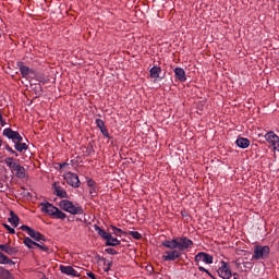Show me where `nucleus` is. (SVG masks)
Segmentation results:
<instances>
[{"mask_svg": "<svg viewBox=\"0 0 279 279\" xmlns=\"http://www.w3.org/2000/svg\"><path fill=\"white\" fill-rule=\"evenodd\" d=\"M0 125L1 128L5 126V120H3V118L0 119Z\"/></svg>", "mask_w": 279, "mask_h": 279, "instance_id": "58836bf2", "label": "nucleus"}, {"mask_svg": "<svg viewBox=\"0 0 279 279\" xmlns=\"http://www.w3.org/2000/svg\"><path fill=\"white\" fill-rule=\"evenodd\" d=\"M98 191L99 190L97 189V186L90 187L89 193H90L92 197H95L97 195Z\"/></svg>", "mask_w": 279, "mask_h": 279, "instance_id": "e433bc0d", "label": "nucleus"}, {"mask_svg": "<svg viewBox=\"0 0 279 279\" xmlns=\"http://www.w3.org/2000/svg\"><path fill=\"white\" fill-rule=\"evenodd\" d=\"M17 68L20 69L22 77H27V75H33L34 73V70L29 69V66L25 65L22 61L17 62Z\"/></svg>", "mask_w": 279, "mask_h": 279, "instance_id": "2eb2a0df", "label": "nucleus"}, {"mask_svg": "<svg viewBox=\"0 0 279 279\" xmlns=\"http://www.w3.org/2000/svg\"><path fill=\"white\" fill-rule=\"evenodd\" d=\"M3 136L13 141L16 153L19 151V154H23V151H27V149H29V146L26 143H23V136H21L19 131L7 128L3 130Z\"/></svg>", "mask_w": 279, "mask_h": 279, "instance_id": "f257e3e1", "label": "nucleus"}, {"mask_svg": "<svg viewBox=\"0 0 279 279\" xmlns=\"http://www.w3.org/2000/svg\"><path fill=\"white\" fill-rule=\"evenodd\" d=\"M107 247H117V245H121V241L117 238H113L112 234H110V239L106 240Z\"/></svg>", "mask_w": 279, "mask_h": 279, "instance_id": "4be33fe9", "label": "nucleus"}, {"mask_svg": "<svg viewBox=\"0 0 279 279\" xmlns=\"http://www.w3.org/2000/svg\"><path fill=\"white\" fill-rule=\"evenodd\" d=\"M106 254H110L111 256H114L117 254H119V252H117L114 248H106L105 250Z\"/></svg>", "mask_w": 279, "mask_h": 279, "instance_id": "f704fd0d", "label": "nucleus"}, {"mask_svg": "<svg viewBox=\"0 0 279 279\" xmlns=\"http://www.w3.org/2000/svg\"><path fill=\"white\" fill-rule=\"evenodd\" d=\"M111 267H112V262H109V263H108V267L105 268V271H108Z\"/></svg>", "mask_w": 279, "mask_h": 279, "instance_id": "a19ab883", "label": "nucleus"}, {"mask_svg": "<svg viewBox=\"0 0 279 279\" xmlns=\"http://www.w3.org/2000/svg\"><path fill=\"white\" fill-rule=\"evenodd\" d=\"M174 75L179 82H186V72L182 68L174 69Z\"/></svg>", "mask_w": 279, "mask_h": 279, "instance_id": "6ab92c4d", "label": "nucleus"}, {"mask_svg": "<svg viewBox=\"0 0 279 279\" xmlns=\"http://www.w3.org/2000/svg\"><path fill=\"white\" fill-rule=\"evenodd\" d=\"M0 279H14V275L10 270L0 267Z\"/></svg>", "mask_w": 279, "mask_h": 279, "instance_id": "a878e982", "label": "nucleus"}, {"mask_svg": "<svg viewBox=\"0 0 279 279\" xmlns=\"http://www.w3.org/2000/svg\"><path fill=\"white\" fill-rule=\"evenodd\" d=\"M271 252V248H269L268 245H255L254 247V254L252 256V260H267L269 258V253Z\"/></svg>", "mask_w": 279, "mask_h": 279, "instance_id": "423d86ee", "label": "nucleus"}, {"mask_svg": "<svg viewBox=\"0 0 279 279\" xmlns=\"http://www.w3.org/2000/svg\"><path fill=\"white\" fill-rule=\"evenodd\" d=\"M214 257L213 255L206 253V252H201L195 255L194 262L196 264V267H198V271H204L205 274H208L210 278H213V274L208 271V269L204 268L203 266H199V263H206V265H213Z\"/></svg>", "mask_w": 279, "mask_h": 279, "instance_id": "20e7f679", "label": "nucleus"}, {"mask_svg": "<svg viewBox=\"0 0 279 279\" xmlns=\"http://www.w3.org/2000/svg\"><path fill=\"white\" fill-rule=\"evenodd\" d=\"M36 247L41 250V252H46L47 254H51L53 250H51V246L48 244H45L43 241L36 243Z\"/></svg>", "mask_w": 279, "mask_h": 279, "instance_id": "393cba45", "label": "nucleus"}, {"mask_svg": "<svg viewBox=\"0 0 279 279\" xmlns=\"http://www.w3.org/2000/svg\"><path fill=\"white\" fill-rule=\"evenodd\" d=\"M129 235L133 236L135 241H141V239H143V235L138 233V231H130Z\"/></svg>", "mask_w": 279, "mask_h": 279, "instance_id": "c756f323", "label": "nucleus"}, {"mask_svg": "<svg viewBox=\"0 0 279 279\" xmlns=\"http://www.w3.org/2000/svg\"><path fill=\"white\" fill-rule=\"evenodd\" d=\"M20 234H22V235H23V232H17V236H20Z\"/></svg>", "mask_w": 279, "mask_h": 279, "instance_id": "c03bdc74", "label": "nucleus"}, {"mask_svg": "<svg viewBox=\"0 0 279 279\" xmlns=\"http://www.w3.org/2000/svg\"><path fill=\"white\" fill-rule=\"evenodd\" d=\"M1 145H4V149L9 151V154H12V156H15V158H19V153H16V150L10 147V144H8V142H3V140L0 138V147Z\"/></svg>", "mask_w": 279, "mask_h": 279, "instance_id": "b1692460", "label": "nucleus"}, {"mask_svg": "<svg viewBox=\"0 0 279 279\" xmlns=\"http://www.w3.org/2000/svg\"><path fill=\"white\" fill-rule=\"evenodd\" d=\"M87 186H89V189H93V187L97 186V182H95V180H93V179H88Z\"/></svg>", "mask_w": 279, "mask_h": 279, "instance_id": "c9c22d12", "label": "nucleus"}, {"mask_svg": "<svg viewBox=\"0 0 279 279\" xmlns=\"http://www.w3.org/2000/svg\"><path fill=\"white\" fill-rule=\"evenodd\" d=\"M36 243L34 240H32L31 238H25L24 239V245H26V247H28V250H34L36 247Z\"/></svg>", "mask_w": 279, "mask_h": 279, "instance_id": "cd10ccee", "label": "nucleus"}, {"mask_svg": "<svg viewBox=\"0 0 279 279\" xmlns=\"http://www.w3.org/2000/svg\"><path fill=\"white\" fill-rule=\"evenodd\" d=\"M10 259L9 256L0 252V265H7L8 260Z\"/></svg>", "mask_w": 279, "mask_h": 279, "instance_id": "2f4dec72", "label": "nucleus"}, {"mask_svg": "<svg viewBox=\"0 0 279 279\" xmlns=\"http://www.w3.org/2000/svg\"><path fill=\"white\" fill-rule=\"evenodd\" d=\"M8 221L14 228H19V222L21 221V218H19V215H16L13 210H11L10 218H8Z\"/></svg>", "mask_w": 279, "mask_h": 279, "instance_id": "aec40b11", "label": "nucleus"}, {"mask_svg": "<svg viewBox=\"0 0 279 279\" xmlns=\"http://www.w3.org/2000/svg\"><path fill=\"white\" fill-rule=\"evenodd\" d=\"M68 221H73V219H72V218H69Z\"/></svg>", "mask_w": 279, "mask_h": 279, "instance_id": "49530a36", "label": "nucleus"}, {"mask_svg": "<svg viewBox=\"0 0 279 279\" xmlns=\"http://www.w3.org/2000/svg\"><path fill=\"white\" fill-rule=\"evenodd\" d=\"M94 151H95V146H94L93 142H89L87 145V148H86L87 156H90V154H94Z\"/></svg>", "mask_w": 279, "mask_h": 279, "instance_id": "7c9ffc66", "label": "nucleus"}, {"mask_svg": "<svg viewBox=\"0 0 279 279\" xmlns=\"http://www.w3.org/2000/svg\"><path fill=\"white\" fill-rule=\"evenodd\" d=\"M7 265H16V263H14V260L9 258L8 262H7Z\"/></svg>", "mask_w": 279, "mask_h": 279, "instance_id": "ea45409f", "label": "nucleus"}, {"mask_svg": "<svg viewBox=\"0 0 279 279\" xmlns=\"http://www.w3.org/2000/svg\"><path fill=\"white\" fill-rule=\"evenodd\" d=\"M218 276L223 279L232 278V270L228 267V263L221 262V267L217 270Z\"/></svg>", "mask_w": 279, "mask_h": 279, "instance_id": "9d476101", "label": "nucleus"}, {"mask_svg": "<svg viewBox=\"0 0 279 279\" xmlns=\"http://www.w3.org/2000/svg\"><path fill=\"white\" fill-rule=\"evenodd\" d=\"M193 245V240L186 238V236H181L177 238V250L179 252H184V250H189Z\"/></svg>", "mask_w": 279, "mask_h": 279, "instance_id": "6e6552de", "label": "nucleus"}, {"mask_svg": "<svg viewBox=\"0 0 279 279\" xmlns=\"http://www.w3.org/2000/svg\"><path fill=\"white\" fill-rule=\"evenodd\" d=\"M39 206H41V213H45L46 215H49V217H52V219H64L66 217V214H64L60 208L53 206V204L46 202L40 203Z\"/></svg>", "mask_w": 279, "mask_h": 279, "instance_id": "7ed1b4c3", "label": "nucleus"}, {"mask_svg": "<svg viewBox=\"0 0 279 279\" xmlns=\"http://www.w3.org/2000/svg\"><path fill=\"white\" fill-rule=\"evenodd\" d=\"M96 125L100 130L102 136H106V138H112L110 137V134L108 133V129H106V122L101 119H96Z\"/></svg>", "mask_w": 279, "mask_h": 279, "instance_id": "f3484780", "label": "nucleus"}, {"mask_svg": "<svg viewBox=\"0 0 279 279\" xmlns=\"http://www.w3.org/2000/svg\"><path fill=\"white\" fill-rule=\"evenodd\" d=\"M59 206L65 213H70V215H84V208L78 204L74 205L73 202L69 199L61 201Z\"/></svg>", "mask_w": 279, "mask_h": 279, "instance_id": "39448f33", "label": "nucleus"}, {"mask_svg": "<svg viewBox=\"0 0 279 279\" xmlns=\"http://www.w3.org/2000/svg\"><path fill=\"white\" fill-rule=\"evenodd\" d=\"M111 229L113 230V234L116 235V236H121V234H128V232H125V231H123V230H121L120 228H117V227H114V226H111Z\"/></svg>", "mask_w": 279, "mask_h": 279, "instance_id": "c85d7f7f", "label": "nucleus"}, {"mask_svg": "<svg viewBox=\"0 0 279 279\" xmlns=\"http://www.w3.org/2000/svg\"><path fill=\"white\" fill-rule=\"evenodd\" d=\"M0 250L9 256H16V254H19V247H12L9 243L0 244Z\"/></svg>", "mask_w": 279, "mask_h": 279, "instance_id": "4468645a", "label": "nucleus"}, {"mask_svg": "<svg viewBox=\"0 0 279 279\" xmlns=\"http://www.w3.org/2000/svg\"><path fill=\"white\" fill-rule=\"evenodd\" d=\"M0 119H3V116L1 114V112H0Z\"/></svg>", "mask_w": 279, "mask_h": 279, "instance_id": "a18cd8bd", "label": "nucleus"}, {"mask_svg": "<svg viewBox=\"0 0 279 279\" xmlns=\"http://www.w3.org/2000/svg\"><path fill=\"white\" fill-rule=\"evenodd\" d=\"M149 73L153 80H158V77H160V73H162V69L155 65L149 70Z\"/></svg>", "mask_w": 279, "mask_h": 279, "instance_id": "5701e85b", "label": "nucleus"}, {"mask_svg": "<svg viewBox=\"0 0 279 279\" xmlns=\"http://www.w3.org/2000/svg\"><path fill=\"white\" fill-rule=\"evenodd\" d=\"M3 228L8 230L9 234H16V230H14V228L10 227L8 223H3Z\"/></svg>", "mask_w": 279, "mask_h": 279, "instance_id": "72a5a7b5", "label": "nucleus"}, {"mask_svg": "<svg viewBox=\"0 0 279 279\" xmlns=\"http://www.w3.org/2000/svg\"><path fill=\"white\" fill-rule=\"evenodd\" d=\"M244 267H252V262H245Z\"/></svg>", "mask_w": 279, "mask_h": 279, "instance_id": "79ce46f5", "label": "nucleus"}, {"mask_svg": "<svg viewBox=\"0 0 279 279\" xmlns=\"http://www.w3.org/2000/svg\"><path fill=\"white\" fill-rule=\"evenodd\" d=\"M52 186L57 197H60V199H69V193H66V190L62 189V186L58 185L56 182L52 184Z\"/></svg>", "mask_w": 279, "mask_h": 279, "instance_id": "ddd939ff", "label": "nucleus"}, {"mask_svg": "<svg viewBox=\"0 0 279 279\" xmlns=\"http://www.w3.org/2000/svg\"><path fill=\"white\" fill-rule=\"evenodd\" d=\"M162 247H167L168 250H178V238L172 240H166L161 242Z\"/></svg>", "mask_w": 279, "mask_h": 279, "instance_id": "a211bd4d", "label": "nucleus"}, {"mask_svg": "<svg viewBox=\"0 0 279 279\" xmlns=\"http://www.w3.org/2000/svg\"><path fill=\"white\" fill-rule=\"evenodd\" d=\"M87 276H88V278L97 279V276H95V274H93V272H87Z\"/></svg>", "mask_w": 279, "mask_h": 279, "instance_id": "4c0bfd02", "label": "nucleus"}, {"mask_svg": "<svg viewBox=\"0 0 279 279\" xmlns=\"http://www.w3.org/2000/svg\"><path fill=\"white\" fill-rule=\"evenodd\" d=\"M19 162L20 160L15 159L14 157H7L4 159V163L7 165V167L11 169L12 173L15 172V178H19V180H25L26 178L25 167L21 166V163Z\"/></svg>", "mask_w": 279, "mask_h": 279, "instance_id": "f03ea898", "label": "nucleus"}, {"mask_svg": "<svg viewBox=\"0 0 279 279\" xmlns=\"http://www.w3.org/2000/svg\"><path fill=\"white\" fill-rule=\"evenodd\" d=\"M33 77H34L35 80H37V82H45V76L40 75V74L37 73L36 71H34Z\"/></svg>", "mask_w": 279, "mask_h": 279, "instance_id": "473e14b6", "label": "nucleus"}, {"mask_svg": "<svg viewBox=\"0 0 279 279\" xmlns=\"http://www.w3.org/2000/svg\"><path fill=\"white\" fill-rule=\"evenodd\" d=\"M20 230H22L23 232H27L28 236H31L32 239H34L37 242H43V243H47V236H45L43 233L32 229V227L23 225L20 227Z\"/></svg>", "mask_w": 279, "mask_h": 279, "instance_id": "0eeeda50", "label": "nucleus"}, {"mask_svg": "<svg viewBox=\"0 0 279 279\" xmlns=\"http://www.w3.org/2000/svg\"><path fill=\"white\" fill-rule=\"evenodd\" d=\"M265 138H266L267 143H269V145H271V147L274 149L279 151V137H278V135H276V133H274V131L268 132L265 135Z\"/></svg>", "mask_w": 279, "mask_h": 279, "instance_id": "1a4fd4ad", "label": "nucleus"}, {"mask_svg": "<svg viewBox=\"0 0 279 279\" xmlns=\"http://www.w3.org/2000/svg\"><path fill=\"white\" fill-rule=\"evenodd\" d=\"M94 228L96 232H98L99 236H101V239H105V241H107V239H110V233L106 232V230L101 229V227L95 225Z\"/></svg>", "mask_w": 279, "mask_h": 279, "instance_id": "bb28decb", "label": "nucleus"}, {"mask_svg": "<svg viewBox=\"0 0 279 279\" xmlns=\"http://www.w3.org/2000/svg\"><path fill=\"white\" fill-rule=\"evenodd\" d=\"M64 180H66L70 186H73L74 189H80V177L77 174L73 172H68L64 175Z\"/></svg>", "mask_w": 279, "mask_h": 279, "instance_id": "9b49d317", "label": "nucleus"}, {"mask_svg": "<svg viewBox=\"0 0 279 279\" xmlns=\"http://www.w3.org/2000/svg\"><path fill=\"white\" fill-rule=\"evenodd\" d=\"M235 145L241 149H247V147H250V141L245 137H238Z\"/></svg>", "mask_w": 279, "mask_h": 279, "instance_id": "412c9836", "label": "nucleus"}, {"mask_svg": "<svg viewBox=\"0 0 279 279\" xmlns=\"http://www.w3.org/2000/svg\"><path fill=\"white\" fill-rule=\"evenodd\" d=\"M182 257V253L178 250L166 251L165 255H162V260H178V258Z\"/></svg>", "mask_w": 279, "mask_h": 279, "instance_id": "f8f14e48", "label": "nucleus"}, {"mask_svg": "<svg viewBox=\"0 0 279 279\" xmlns=\"http://www.w3.org/2000/svg\"><path fill=\"white\" fill-rule=\"evenodd\" d=\"M61 274H65V276H72L73 278H80V274L72 268V266H60Z\"/></svg>", "mask_w": 279, "mask_h": 279, "instance_id": "dca6fc26", "label": "nucleus"}, {"mask_svg": "<svg viewBox=\"0 0 279 279\" xmlns=\"http://www.w3.org/2000/svg\"><path fill=\"white\" fill-rule=\"evenodd\" d=\"M233 279H238L236 277H234Z\"/></svg>", "mask_w": 279, "mask_h": 279, "instance_id": "de8ad7c7", "label": "nucleus"}, {"mask_svg": "<svg viewBox=\"0 0 279 279\" xmlns=\"http://www.w3.org/2000/svg\"><path fill=\"white\" fill-rule=\"evenodd\" d=\"M64 167H69V163L63 162V163L60 165V168H61V169H64Z\"/></svg>", "mask_w": 279, "mask_h": 279, "instance_id": "37998d69", "label": "nucleus"}]
</instances>
